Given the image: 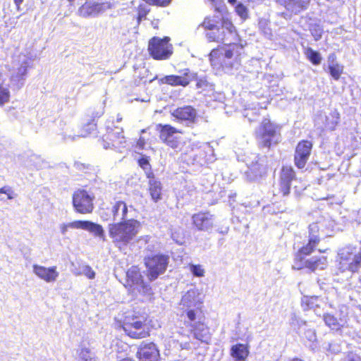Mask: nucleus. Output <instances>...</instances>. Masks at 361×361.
Masks as SVG:
<instances>
[{"label":"nucleus","instance_id":"dca6fc26","mask_svg":"<svg viewBox=\"0 0 361 361\" xmlns=\"http://www.w3.org/2000/svg\"><path fill=\"white\" fill-rule=\"evenodd\" d=\"M221 47L213 49L209 54L212 66L217 71H226L233 67V63L228 61L221 51Z\"/></svg>","mask_w":361,"mask_h":361},{"label":"nucleus","instance_id":"9d476101","mask_svg":"<svg viewBox=\"0 0 361 361\" xmlns=\"http://www.w3.org/2000/svg\"><path fill=\"white\" fill-rule=\"evenodd\" d=\"M156 130L159 132V139L167 146L172 149H177L180 145V139L175 135L183 133L179 130L170 124L159 123L156 126Z\"/></svg>","mask_w":361,"mask_h":361},{"label":"nucleus","instance_id":"e433bc0d","mask_svg":"<svg viewBox=\"0 0 361 361\" xmlns=\"http://www.w3.org/2000/svg\"><path fill=\"white\" fill-rule=\"evenodd\" d=\"M149 12V10L145 6L140 5L137 8V20L140 23V21L146 17Z\"/></svg>","mask_w":361,"mask_h":361},{"label":"nucleus","instance_id":"0eeeda50","mask_svg":"<svg viewBox=\"0 0 361 361\" xmlns=\"http://www.w3.org/2000/svg\"><path fill=\"white\" fill-rule=\"evenodd\" d=\"M338 262L342 272L357 273L361 268V253L355 246H348L338 253Z\"/></svg>","mask_w":361,"mask_h":361},{"label":"nucleus","instance_id":"bb28decb","mask_svg":"<svg viewBox=\"0 0 361 361\" xmlns=\"http://www.w3.org/2000/svg\"><path fill=\"white\" fill-rule=\"evenodd\" d=\"M99 10V5L97 4H91L85 3L81 7L80 11L82 13H80V16L84 17L92 16L98 15Z\"/></svg>","mask_w":361,"mask_h":361},{"label":"nucleus","instance_id":"ea45409f","mask_svg":"<svg viewBox=\"0 0 361 361\" xmlns=\"http://www.w3.org/2000/svg\"><path fill=\"white\" fill-rule=\"evenodd\" d=\"M193 81H196V87L197 89L202 88L207 85V80L204 78H199L197 73L196 79H194Z\"/></svg>","mask_w":361,"mask_h":361},{"label":"nucleus","instance_id":"f704fd0d","mask_svg":"<svg viewBox=\"0 0 361 361\" xmlns=\"http://www.w3.org/2000/svg\"><path fill=\"white\" fill-rule=\"evenodd\" d=\"M235 12L243 18L247 17V8L242 3H238L235 8Z\"/></svg>","mask_w":361,"mask_h":361},{"label":"nucleus","instance_id":"603ef678","mask_svg":"<svg viewBox=\"0 0 361 361\" xmlns=\"http://www.w3.org/2000/svg\"><path fill=\"white\" fill-rule=\"evenodd\" d=\"M336 55L335 53H331V54L329 55L328 56V60L329 61H332L334 62V61H336Z\"/></svg>","mask_w":361,"mask_h":361},{"label":"nucleus","instance_id":"ddd939ff","mask_svg":"<svg viewBox=\"0 0 361 361\" xmlns=\"http://www.w3.org/2000/svg\"><path fill=\"white\" fill-rule=\"evenodd\" d=\"M136 357L139 361H159V350L153 342H142L137 348Z\"/></svg>","mask_w":361,"mask_h":361},{"label":"nucleus","instance_id":"c756f323","mask_svg":"<svg viewBox=\"0 0 361 361\" xmlns=\"http://www.w3.org/2000/svg\"><path fill=\"white\" fill-rule=\"evenodd\" d=\"M136 295H133V296H137V295H151L152 294V287L149 284L144 281V279L142 280L140 283H138L137 286H135Z\"/></svg>","mask_w":361,"mask_h":361},{"label":"nucleus","instance_id":"4d7b16f0","mask_svg":"<svg viewBox=\"0 0 361 361\" xmlns=\"http://www.w3.org/2000/svg\"><path fill=\"white\" fill-rule=\"evenodd\" d=\"M82 351H85V353H90V350H89V349H87V348L82 349Z\"/></svg>","mask_w":361,"mask_h":361},{"label":"nucleus","instance_id":"4be33fe9","mask_svg":"<svg viewBox=\"0 0 361 361\" xmlns=\"http://www.w3.org/2000/svg\"><path fill=\"white\" fill-rule=\"evenodd\" d=\"M102 111L94 113L91 118L81 126L80 135L83 137H87L95 133L97 130L98 119L102 117Z\"/></svg>","mask_w":361,"mask_h":361},{"label":"nucleus","instance_id":"cd10ccee","mask_svg":"<svg viewBox=\"0 0 361 361\" xmlns=\"http://www.w3.org/2000/svg\"><path fill=\"white\" fill-rule=\"evenodd\" d=\"M304 54L308 61L313 65L317 66L322 61V56L317 51L314 50L311 47L305 49Z\"/></svg>","mask_w":361,"mask_h":361},{"label":"nucleus","instance_id":"864d4df0","mask_svg":"<svg viewBox=\"0 0 361 361\" xmlns=\"http://www.w3.org/2000/svg\"><path fill=\"white\" fill-rule=\"evenodd\" d=\"M14 2L16 4L17 8L19 9L20 5L23 2V0H14Z\"/></svg>","mask_w":361,"mask_h":361},{"label":"nucleus","instance_id":"2f4dec72","mask_svg":"<svg viewBox=\"0 0 361 361\" xmlns=\"http://www.w3.org/2000/svg\"><path fill=\"white\" fill-rule=\"evenodd\" d=\"M93 233L96 236L103 238L104 236V231L102 226L99 224L89 221L87 230Z\"/></svg>","mask_w":361,"mask_h":361},{"label":"nucleus","instance_id":"09e8293b","mask_svg":"<svg viewBox=\"0 0 361 361\" xmlns=\"http://www.w3.org/2000/svg\"><path fill=\"white\" fill-rule=\"evenodd\" d=\"M149 240H150L149 235H142V236L139 237V238L137 239V241H142V242H144L145 243H148Z\"/></svg>","mask_w":361,"mask_h":361},{"label":"nucleus","instance_id":"72a5a7b5","mask_svg":"<svg viewBox=\"0 0 361 361\" xmlns=\"http://www.w3.org/2000/svg\"><path fill=\"white\" fill-rule=\"evenodd\" d=\"M224 44L228 45V47H232V49H226L225 52L223 53L225 58H226L229 61L233 56L235 48H238L239 45L235 43H226V42H225Z\"/></svg>","mask_w":361,"mask_h":361},{"label":"nucleus","instance_id":"a211bd4d","mask_svg":"<svg viewBox=\"0 0 361 361\" xmlns=\"http://www.w3.org/2000/svg\"><path fill=\"white\" fill-rule=\"evenodd\" d=\"M212 215L209 212H199L192 216L194 227L198 231H206L213 226Z\"/></svg>","mask_w":361,"mask_h":361},{"label":"nucleus","instance_id":"20e7f679","mask_svg":"<svg viewBox=\"0 0 361 361\" xmlns=\"http://www.w3.org/2000/svg\"><path fill=\"white\" fill-rule=\"evenodd\" d=\"M140 228V221L130 219L109 224V235L116 245L126 246L135 238Z\"/></svg>","mask_w":361,"mask_h":361},{"label":"nucleus","instance_id":"39448f33","mask_svg":"<svg viewBox=\"0 0 361 361\" xmlns=\"http://www.w3.org/2000/svg\"><path fill=\"white\" fill-rule=\"evenodd\" d=\"M280 126L270 118H264L255 131V137L260 148L270 149L279 143Z\"/></svg>","mask_w":361,"mask_h":361},{"label":"nucleus","instance_id":"f03ea898","mask_svg":"<svg viewBox=\"0 0 361 361\" xmlns=\"http://www.w3.org/2000/svg\"><path fill=\"white\" fill-rule=\"evenodd\" d=\"M200 26L206 31L205 37L209 42L224 43L237 35L235 27L229 20L216 16L205 17Z\"/></svg>","mask_w":361,"mask_h":361},{"label":"nucleus","instance_id":"a878e982","mask_svg":"<svg viewBox=\"0 0 361 361\" xmlns=\"http://www.w3.org/2000/svg\"><path fill=\"white\" fill-rule=\"evenodd\" d=\"M323 319L325 324L332 330L339 331L343 328V325L339 323L337 317L332 314H324Z\"/></svg>","mask_w":361,"mask_h":361},{"label":"nucleus","instance_id":"c85d7f7f","mask_svg":"<svg viewBox=\"0 0 361 361\" xmlns=\"http://www.w3.org/2000/svg\"><path fill=\"white\" fill-rule=\"evenodd\" d=\"M328 70L330 75L335 80H338L343 73L344 66L338 63L329 64Z\"/></svg>","mask_w":361,"mask_h":361},{"label":"nucleus","instance_id":"7c9ffc66","mask_svg":"<svg viewBox=\"0 0 361 361\" xmlns=\"http://www.w3.org/2000/svg\"><path fill=\"white\" fill-rule=\"evenodd\" d=\"M16 196L17 194L8 185H5L0 188V201L5 202L7 200H13Z\"/></svg>","mask_w":361,"mask_h":361},{"label":"nucleus","instance_id":"1a4fd4ad","mask_svg":"<svg viewBox=\"0 0 361 361\" xmlns=\"http://www.w3.org/2000/svg\"><path fill=\"white\" fill-rule=\"evenodd\" d=\"M169 257L163 254L147 256L144 259L147 268V276L149 281H154L164 274L169 264Z\"/></svg>","mask_w":361,"mask_h":361},{"label":"nucleus","instance_id":"c03bdc74","mask_svg":"<svg viewBox=\"0 0 361 361\" xmlns=\"http://www.w3.org/2000/svg\"><path fill=\"white\" fill-rule=\"evenodd\" d=\"M121 211H122V214H121L122 221L128 220L127 217H128V206L124 201H123V204L121 206Z\"/></svg>","mask_w":361,"mask_h":361},{"label":"nucleus","instance_id":"052dcab7","mask_svg":"<svg viewBox=\"0 0 361 361\" xmlns=\"http://www.w3.org/2000/svg\"><path fill=\"white\" fill-rule=\"evenodd\" d=\"M69 1H73V0H68Z\"/></svg>","mask_w":361,"mask_h":361},{"label":"nucleus","instance_id":"f8f14e48","mask_svg":"<svg viewBox=\"0 0 361 361\" xmlns=\"http://www.w3.org/2000/svg\"><path fill=\"white\" fill-rule=\"evenodd\" d=\"M312 147V142L307 140H300L297 144L294 154V164L298 169H302L306 166Z\"/></svg>","mask_w":361,"mask_h":361},{"label":"nucleus","instance_id":"412c9836","mask_svg":"<svg viewBox=\"0 0 361 361\" xmlns=\"http://www.w3.org/2000/svg\"><path fill=\"white\" fill-rule=\"evenodd\" d=\"M286 9L294 13H299L309 7L311 0H276Z\"/></svg>","mask_w":361,"mask_h":361},{"label":"nucleus","instance_id":"b1692460","mask_svg":"<svg viewBox=\"0 0 361 361\" xmlns=\"http://www.w3.org/2000/svg\"><path fill=\"white\" fill-rule=\"evenodd\" d=\"M147 191L152 200L157 203L162 200L163 186L158 180H149Z\"/></svg>","mask_w":361,"mask_h":361},{"label":"nucleus","instance_id":"4468645a","mask_svg":"<svg viewBox=\"0 0 361 361\" xmlns=\"http://www.w3.org/2000/svg\"><path fill=\"white\" fill-rule=\"evenodd\" d=\"M180 75H169L164 78V81L166 84L176 87L182 86L186 87L196 79V73L192 72L190 68H184L180 71Z\"/></svg>","mask_w":361,"mask_h":361},{"label":"nucleus","instance_id":"58836bf2","mask_svg":"<svg viewBox=\"0 0 361 361\" xmlns=\"http://www.w3.org/2000/svg\"><path fill=\"white\" fill-rule=\"evenodd\" d=\"M345 361H361V357L350 351L347 353Z\"/></svg>","mask_w":361,"mask_h":361},{"label":"nucleus","instance_id":"a19ab883","mask_svg":"<svg viewBox=\"0 0 361 361\" xmlns=\"http://www.w3.org/2000/svg\"><path fill=\"white\" fill-rule=\"evenodd\" d=\"M83 271L85 275L90 279H92L95 276V272L90 266H85Z\"/></svg>","mask_w":361,"mask_h":361},{"label":"nucleus","instance_id":"6ab92c4d","mask_svg":"<svg viewBox=\"0 0 361 361\" xmlns=\"http://www.w3.org/2000/svg\"><path fill=\"white\" fill-rule=\"evenodd\" d=\"M267 174V168L257 162L252 164L245 171V178L249 182H255L262 179Z\"/></svg>","mask_w":361,"mask_h":361},{"label":"nucleus","instance_id":"79ce46f5","mask_svg":"<svg viewBox=\"0 0 361 361\" xmlns=\"http://www.w3.org/2000/svg\"><path fill=\"white\" fill-rule=\"evenodd\" d=\"M123 204V201H117L114 203V204L112 207V213L114 216H116L118 215V211L120 209H121V206Z\"/></svg>","mask_w":361,"mask_h":361},{"label":"nucleus","instance_id":"6e6552de","mask_svg":"<svg viewBox=\"0 0 361 361\" xmlns=\"http://www.w3.org/2000/svg\"><path fill=\"white\" fill-rule=\"evenodd\" d=\"M94 193L87 191L85 188L75 190L72 195V204L75 212L87 214H91L94 208Z\"/></svg>","mask_w":361,"mask_h":361},{"label":"nucleus","instance_id":"8fccbe9b","mask_svg":"<svg viewBox=\"0 0 361 361\" xmlns=\"http://www.w3.org/2000/svg\"><path fill=\"white\" fill-rule=\"evenodd\" d=\"M180 304H182L184 307L189 308L190 307V305L189 304V300L188 298L183 297L181 300Z\"/></svg>","mask_w":361,"mask_h":361},{"label":"nucleus","instance_id":"f3484780","mask_svg":"<svg viewBox=\"0 0 361 361\" xmlns=\"http://www.w3.org/2000/svg\"><path fill=\"white\" fill-rule=\"evenodd\" d=\"M143 276L138 266H132L126 271L124 286L128 289V293L136 295L135 286L142 282Z\"/></svg>","mask_w":361,"mask_h":361},{"label":"nucleus","instance_id":"5701e85b","mask_svg":"<svg viewBox=\"0 0 361 361\" xmlns=\"http://www.w3.org/2000/svg\"><path fill=\"white\" fill-rule=\"evenodd\" d=\"M230 355L235 361H245L250 355L247 343H236L231 347Z\"/></svg>","mask_w":361,"mask_h":361},{"label":"nucleus","instance_id":"f257e3e1","mask_svg":"<svg viewBox=\"0 0 361 361\" xmlns=\"http://www.w3.org/2000/svg\"><path fill=\"white\" fill-rule=\"evenodd\" d=\"M308 242L300 247L294 255L293 269L295 270L307 269L311 272H314L317 269H324L327 264L326 257L306 259L316 250L321 240L319 235V226L317 223H312L308 227Z\"/></svg>","mask_w":361,"mask_h":361},{"label":"nucleus","instance_id":"c9c22d12","mask_svg":"<svg viewBox=\"0 0 361 361\" xmlns=\"http://www.w3.org/2000/svg\"><path fill=\"white\" fill-rule=\"evenodd\" d=\"M9 97V91L6 88L0 87V105H3L8 102Z\"/></svg>","mask_w":361,"mask_h":361},{"label":"nucleus","instance_id":"bf43d9fd","mask_svg":"<svg viewBox=\"0 0 361 361\" xmlns=\"http://www.w3.org/2000/svg\"><path fill=\"white\" fill-rule=\"evenodd\" d=\"M305 299L306 301H307V300H309L310 299V298L305 297Z\"/></svg>","mask_w":361,"mask_h":361},{"label":"nucleus","instance_id":"aec40b11","mask_svg":"<svg viewBox=\"0 0 361 361\" xmlns=\"http://www.w3.org/2000/svg\"><path fill=\"white\" fill-rule=\"evenodd\" d=\"M33 269L35 274L46 282H54L59 276V272L55 266L47 268L40 265H34Z\"/></svg>","mask_w":361,"mask_h":361},{"label":"nucleus","instance_id":"13d9d810","mask_svg":"<svg viewBox=\"0 0 361 361\" xmlns=\"http://www.w3.org/2000/svg\"><path fill=\"white\" fill-rule=\"evenodd\" d=\"M318 251H319V252H320V253H323V252H324L326 250H320V249H319V250H318Z\"/></svg>","mask_w":361,"mask_h":361},{"label":"nucleus","instance_id":"2eb2a0df","mask_svg":"<svg viewBox=\"0 0 361 361\" xmlns=\"http://www.w3.org/2000/svg\"><path fill=\"white\" fill-rule=\"evenodd\" d=\"M171 116L179 122L195 123L197 119V110L190 105H185L175 109Z\"/></svg>","mask_w":361,"mask_h":361},{"label":"nucleus","instance_id":"a18cd8bd","mask_svg":"<svg viewBox=\"0 0 361 361\" xmlns=\"http://www.w3.org/2000/svg\"><path fill=\"white\" fill-rule=\"evenodd\" d=\"M186 316L188 318L189 322H194L196 319V312L195 310H187L185 312Z\"/></svg>","mask_w":361,"mask_h":361},{"label":"nucleus","instance_id":"4c0bfd02","mask_svg":"<svg viewBox=\"0 0 361 361\" xmlns=\"http://www.w3.org/2000/svg\"><path fill=\"white\" fill-rule=\"evenodd\" d=\"M88 223H89V221L78 220V221H75L72 222L70 224V226L73 228L87 230Z\"/></svg>","mask_w":361,"mask_h":361},{"label":"nucleus","instance_id":"3c124183","mask_svg":"<svg viewBox=\"0 0 361 361\" xmlns=\"http://www.w3.org/2000/svg\"><path fill=\"white\" fill-rule=\"evenodd\" d=\"M146 176L149 180H157L154 177V174L151 171L146 173Z\"/></svg>","mask_w":361,"mask_h":361},{"label":"nucleus","instance_id":"37998d69","mask_svg":"<svg viewBox=\"0 0 361 361\" xmlns=\"http://www.w3.org/2000/svg\"><path fill=\"white\" fill-rule=\"evenodd\" d=\"M138 164L143 169H147V166H150L148 159L144 157H142L138 159Z\"/></svg>","mask_w":361,"mask_h":361},{"label":"nucleus","instance_id":"473e14b6","mask_svg":"<svg viewBox=\"0 0 361 361\" xmlns=\"http://www.w3.org/2000/svg\"><path fill=\"white\" fill-rule=\"evenodd\" d=\"M190 270L197 277H202L204 275V269L200 264H190Z\"/></svg>","mask_w":361,"mask_h":361},{"label":"nucleus","instance_id":"393cba45","mask_svg":"<svg viewBox=\"0 0 361 361\" xmlns=\"http://www.w3.org/2000/svg\"><path fill=\"white\" fill-rule=\"evenodd\" d=\"M191 331L195 338L200 341H204L208 334L209 328L203 322H197L191 325Z\"/></svg>","mask_w":361,"mask_h":361},{"label":"nucleus","instance_id":"7ed1b4c3","mask_svg":"<svg viewBox=\"0 0 361 361\" xmlns=\"http://www.w3.org/2000/svg\"><path fill=\"white\" fill-rule=\"evenodd\" d=\"M151 320L145 314L133 311L123 318L120 326L126 336L133 339L140 340L148 338L151 335Z\"/></svg>","mask_w":361,"mask_h":361},{"label":"nucleus","instance_id":"9b49d317","mask_svg":"<svg viewBox=\"0 0 361 361\" xmlns=\"http://www.w3.org/2000/svg\"><path fill=\"white\" fill-rule=\"evenodd\" d=\"M296 179V173L290 165L281 166L279 177V191L283 196L290 192L291 183Z\"/></svg>","mask_w":361,"mask_h":361},{"label":"nucleus","instance_id":"423d86ee","mask_svg":"<svg viewBox=\"0 0 361 361\" xmlns=\"http://www.w3.org/2000/svg\"><path fill=\"white\" fill-rule=\"evenodd\" d=\"M147 51L151 58L157 61H165L171 58L173 54V47L169 37H153L149 39Z\"/></svg>","mask_w":361,"mask_h":361},{"label":"nucleus","instance_id":"6e6d98bb","mask_svg":"<svg viewBox=\"0 0 361 361\" xmlns=\"http://www.w3.org/2000/svg\"><path fill=\"white\" fill-rule=\"evenodd\" d=\"M228 1L231 4H234L236 2V0H228Z\"/></svg>","mask_w":361,"mask_h":361},{"label":"nucleus","instance_id":"de8ad7c7","mask_svg":"<svg viewBox=\"0 0 361 361\" xmlns=\"http://www.w3.org/2000/svg\"><path fill=\"white\" fill-rule=\"evenodd\" d=\"M137 147L140 149H143L145 148V144H146V142H145V140L144 137H140L137 140Z\"/></svg>","mask_w":361,"mask_h":361},{"label":"nucleus","instance_id":"5fc2aeb1","mask_svg":"<svg viewBox=\"0 0 361 361\" xmlns=\"http://www.w3.org/2000/svg\"><path fill=\"white\" fill-rule=\"evenodd\" d=\"M118 361H135L133 358H130V357H125V358H123Z\"/></svg>","mask_w":361,"mask_h":361},{"label":"nucleus","instance_id":"49530a36","mask_svg":"<svg viewBox=\"0 0 361 361\" xmlns=\"http://www.w3.org/2000/svg\"><path fill=\"white\" fill-rule=\"evenodd\" d=\"M75 166L80 171H85L88 170L91 168V166L88 164L85 163H80V162H76L75 163Z\"/></svg>","mask_w":361,"mask_h":361}]
</instances>
